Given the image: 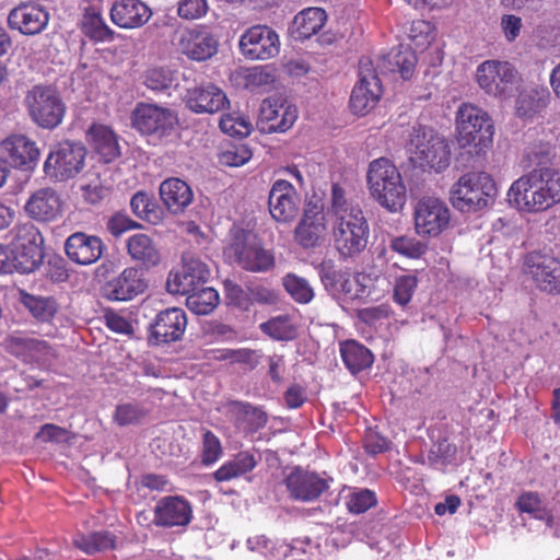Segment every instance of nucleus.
Listing matches in <instances>:
<instances>
[{
  "mask_svg": "<svg viewBox=\"0 0 560 560\" xmlns=\"http://www.w3.org/2000/svg\"><path fill=\"white\" fill-rule=\"evenodd\" d=\"M328 213L334 246L340 257L347 259L361 254L368 244L369 225L360 207L346 198L338 184L331 187Z\"/></svg>",
  "mask_w": 560,
  "mask_h": 560,
  "instance_id": "obj_1",
  "label": "nucleus"
},
{
  "mask_svg": "<svg viewBox=\"0 0 560 560\" xmlns=\"http://www.w3.org/2000/svg\"><path fill=\"white\" fill-rule=\"evenodd\" d=\"M508 197L521 211H545L560 203V171L551 167L535 168L512 184Z\"/></svg>",
  "mask_w": 560,
  "mask_h": 560,
  "instance_id": "obj_2",
  "label": "nucleus"
},
{
  "mask_svg": "<svg viewBox=\"0 0 560 560\" xmlns=\"http://www.w3.org/2000/svg\"><path fill=\"white\" fill-rule=\"evenodd\" d=\"M408 137L406 148L413 165L435 172H441L450 165V145L433 128L415 126Z\"/></svg>",
  "mask_w": 560,
  "mask_h": 560,
  "instance_id": "obj_3",
  "label": "nucleus"
},
{
  "mask_svg": "<svg viewBox=\"0 0 560 560\" xmlns=\"http://www.w3.org/2000/svg\"><path fill=\"white\" fill-rule=\"evenodd\" d=\"M223 254L230 264L250 272H266L275 266L272 253L254 233L241 229L231 230Z\"/></svg>",
  "mask_w": 560,
  "mask_h": 560,
  "instance_id": "obj_4",
  "label": "nucleus"
},
{
  "mask_svg": "<svg viewBox=\"0 0 560 560\" xmlns=\"http://www.w3.org/2000/svg\"><path fill=\"white\" fill-rule=\"evenodd\" d=\"M24 106L32 121L44 129H55L63 120L66 104L51 84H36L24 96Z\"/></svg>",
  "mask_w": 560,
  "mask_h": 560,
  "instance_id": "obj_5",
  "label": "nucleus"
},
{
  "mask_svg": "<svg viewBox=\"0 0 560 560\" xmlns=\"http://www.w3.org/2000/svg\"><path fill=\"white\" fill-rule=\"evenodd\" d=\"M495 184L487 173L463 175L451 190L453 206L458 210L477 211L489 205L495 195Z\"/></svg>",
  "mask_w": 560,
  "mask_h": 560,
  "instance_id": "obj_6",
  "label": "nucleus"
},
{
  "mask_svg": "<svg viewBox=\"0 0 560 560\" xmlns=\"http://www.w3.org/2000/svg\"><path fill=\"white\" fill-rule=\"evenodd\" d=\"M12 232L11 254L16 272H33L39 267L44 258L42 234L31 223L18 225Z\"/></svg>",
  "mask_w": 560,
  "mask_h": 560,
  "instance_id": "obj_7",
  "label": "nucleus"
},
{
  "mask_svg": "<svg viewBox=\"0 0 560 560\" xmlns=\"http://www.w3.org/2000/svg\"><path fill=\"white\" fill-rule=\"evenodd\" d=\"M456 124L463 145L488 147L492 143L493 124L489 115L478 106L463 104L457 110Z\"/></svg>",
  "mask_w": 560,
  "mask_h": 560,
  "instance_id": "obj_8",
  "label": "nucleus"
},
{
  "mask_svg": "<svg viewBox=\"0 0 560 560\" xmlns=\"http://www.w3.org/2000/svg\"><path fill=\"white\" fill-rule=\"evenodd\" d=\"M328 210L320 199H311L294 229V241L304 249L322 245L328 235Z\"/></svg>",
  "mask_w": 560,
  "mask_h": 560,
  "instance_id": "obj_9",
  "label": "nucleus"
},
{
  "mask_svg": "<svg viewBox=\"0 0 560 560\" xmlns=\"http://www.w3.org/2000/svg\"><path fill=\"white\" fill-rule=\"evenodd\" d=\"M383 94L380 72L369 57L359 61V82L354 85L350 108L355 115H365L375 107Z\"/></svg>",
  "mask_w": 560,
  "mask_h": 560,
  "instance_id": "obj_10",
  "label": "nucleus"
},
{
  "mask_svg": "<svg viewBox=\"0 0 560 560\" xmlns=\"http://www.w3.org/2000/svg\"><path fill=\"white\" fill-rule=\"evenodd\" d=\"M479 86L489 95L509 97L516 89L520 77L517 70L508 61L486 60L477 68Z\"/></svg>",
  "mask_w": 560,
  "mask_h": 560,
  "instance_id": "obj_11",
  "label": "nucleus"
},
{
  "mask_svg": "<svg viewBox=\"0 0 560 560\" xmlns=\"http://www.w3.org/2000/svg\"><path fill=\"white\" fill-rule=\"evenodd\" d=\"M86 150L79 142L65 141L50 151L44 172L51 179L63 182L73 178L84 166Z\"/></svg>",
  "mask_w": 560,
  "mask_h": 560,
  "instance_id": "obj_12",
  "label": "nucleus"
},
{
  "mask_svg": "<svg viewBox=\"0 0 560 560\" xmlns=\"http://www.w3.org/2000/svg\"><path fill=\"white\" fill-rule=\"evenodd\" d=\"M177 122L172 109L152 103H138L131 113V125L142 135L166 137Z\"/></svg>",
  "mask_w": 560,
  "mask_h": 560,
  "instance_id": "obj_13",
  "label": "nucleus"
},
{
  "mask_svg": "<svg viewBox=\"0 0 560 560\" xmlns=\"http://www.w3.org/2000/svg\"><path fill=\"white\" fill-rule=\"evenodd\" d=\"M320 277L326 289L332 293L343 294L349 300L377 301L381 298V293L375 289V281L370 275L358 273L350 277L327 268L322 271Z\"/></svg>",
  "mask_w": 560,
  "mask_h": 560,
  "instance_id": "obj_14",
  "label": "nucleus"
},
{
  "mask_svg": "<svg viewBox=\"0 0 560 560\" xmlns=\"http://www.w3.org/2000/svg\"><path fill=\"white\" fill-rule=\"evenodd\" d=\"M209 278L208 266L199 258L185 254L182 265L170 271L166 290L171 294L185 295L203 285Z\"/></svg>",
  "mask_w": 560,
  "mask_h": 560,
  "instance_id": "obj_15",
  "label": "nucleus"
},
{
  "mask_svg": "<svg viewBox=\"0 0 560 560\" xmlns=\"http://www.w3.org/2000/svg\"><path fill=\"white\" fill-rule=\"evenodd\" d=\"M241 54L250 60H267L276 57L280 50L278 34L267 25H254L240 37Z\"/></svg>",
  "mask_w": 560,
  "mask_h": 560,
  "instance_id": "obj_16",
  "label": "nucleus"
},
{
  "mask_svg": "<svg viewBox=\"0 0 560 560\" xmlns=\"http://www.w3.org/2000/svg\"><path fill=\"white\" fill-rule=\"evenodd\" d=\"M451 213L446 203L435 197H423L415 207V226L421 236H438L450 224Z\"/></svg>",
  "mask_w": 560,
  "mask_h": 560,
  "instance_id": "obj_17",
  "label": "nucleus"
},
{
  "mask_svg": "<svg viewBox=\"0 0 560 560\" xmlns=\"http://www.w3.org/2000/svg\"><path fill=\"white\" fill-rule=\"evenodd\" d=\"M331 479L322 477L316 471L294 467L283 479L291 499L313 502L329 489Z\"/></svg>",
  "mask_w": 560,
  "mask_h": 560,
  "instance_id": "obj_18",
  "label": "nucleus"
},
{
  "mask_svg": "<svg viewBox=\"0 0 560 560\" xmlns=\"http://www.w3.org/2000/svg\"><path fill=\"white\" fill-rule=\"evenodd\" d=\"M219 48V39L206 25L183 31L177 42L178 51L189 60L202 62L212 58Z\"/></svg>",
  "mask_w": 560,
  "mask_h": 560,
  "instance_id": "obj_19",
  "label": "nucleus"
},
{
  "mask_svg": "<svg viewBox=\"0 0 560 560\" xmlns=\"http://www.w3.org/2000/svg\"><path fill=\"white\" fill-rule=\"evenodd\" d=\"M4 349L25 363L50 364L55 349L45 340L26 335H10L3 341Z\"/></svg>",
  "mask_w": 560,
  "mask_h": 560,
  "instance_id": "obj_20",
  "label": "nucleus"
},
{
  "mask_svg": "<svg viewBox=\"0 0 560 560\" xmlns=\"http://www.w3.org/2000/svg\"><path fill=\"white\" fill-rule=\"evenodd\" d=\"M526 273L537 289L549 294H560V259L540 253H532L526 258Z\"/></svg>",
  "mask_w": 560,
  "mask_h": 560,
  "instance_id": "obj_21",
  "label": "nucleus"
},
{
  "mask_svg": "<svg viewBox=\"0 0 560 560\" xmlns=\"http://www.w3.org/2000/svg\"><path fill=\"white\" fill-rule=\"evenodd\" d=\"M148 288L144 272L137 267H127L103 287V294L109 301L127 302L143 294Z\"/></svg>",
  "mask_w": 560,
  "mask_h": 560,
  "instance_id": "obj_22",
  "label": "nucleus"
},
{
  "mask_svg": "<svg viewBox=\"0 0 560 560\" xmlns=\"http://www.w3.org/2000/svg\"><path fill=\"white\" fill-rule=\"evenodd\" d=\"M187 326L184 310L171 307L161 311L150 324L149 340L153 345H164L179 340Z\"/></svg>",
  "mask_w": 560,
  "mask_h": 560,
  "instance_id": "obj_23",
  "label": "nucleus"
},
{
  "mask_svg": "<svg viewBox=\"0 0 560 560\" xmlns=\"http://www.w3.org/2000/svg\"><path fill=\"white\" fill-rule=\"evenodd\" d=\"M153 513L155 526L186 527L192 520V505L182 495H166L156 502Z\"/></svg>",
  "mask_w": 560,
  "mask_h": 560,
  "instance_id": "obj_24",
  "label": "nucleus"
},
{
  "mask_svg": "<svg viewBox=\"0 0 560 560\" xmlns=\"http://www.w3.org/2000/svg\"><path fill=\"white\" fill-rule=\"evenodd\" d=\"M65 250L71 261L88 266L96 262L102 257L104 243L95 235L75 232L66 240Z\"/></svg>",
  "mask_w": 560,
  "mask_h": 560,
  "instance_id": "obj_25",
  "label": "nucleus"
},
{
  "mask_svg": "<svg viewBox=\"0 0 560 560\" xmlns=\"http://www.w3.org/2000/svg\"><path fill=\"white\" fill-rule=\"evenodd\" d=\"M269 211L278 222H290L298 213L296 191L285 179H278L269 192Z\"/></svg>",
  "mask_w": 560,
  "mask_h": 560,
  "instance_id": "obj_26",
  "label": "nucleus"
},
{
  "mask_svg": "<svg viewBox=\"0 0 560 560\" xmlns=\"http://www.w3.org/2000/svg\"><path fill=\"white\" fill-rule=\"evenodd\" d=\"M62 209V201L58 192L50 187L39 188L27 199L24 210L28 217L36 221L49 222L56 220Z\"/></svg>",
  "mask_w": 560,
  "mask_h": 560,
  "instance_id": "obj_27",
  "label": "nucleus"
},
{
  "mask_svg": "<svg viewBox=\"0 0 560 560\" xmlns=\"http://www.w3.org/2000/svg\"><path fill=\"white\" fill-rule=\"evenodd\" d=\"M298 118L294 105L281 100H265L260 106L259 119L267 124V129L284 132L290 129Z\"/></svg>",
  "mask_w": 560,
  "mask_h": 560,
  "instance_id": "obj_28",
  "label": "nucleus"
},
{
  "mask_svg": "<svg viewBox=\"0 0 560 560\" xmlns=\"http://www.w3.org/2000/svg\"><path fill=\"white\" fill-rule=\"evenodd\" d=\"M49 20L48 13L35 4H20L12 9L8 15V24L24 35L40 33Z\"/></svg>",
  "mask_w": 560,
  "mask_h": 560,
  "instance_id": "obj_29",
  "label": "nucleus"
},
{
  "mask_svg": "<svg viewBox=\"0 0 560 560\" xmlns=\"http://www.w3.org/2000/svg\"><path fill=\"white\" fill-rule=\"evenodd\" d=\"M186 104L197 114H213L229 104L225 93L213 84L200 85L187 91Z\"/></svg>",
  "mask_w": 560,
  "mask_h": 560,
  "instance_id": "obj_30",
  "label": "nucleus"
},
{
  "mask_svg": "<svg viewBox=\"0 0 560 560\" xmlns=\"http://www.w3.org/2000/svg\"><path fill=\"white\" fill-rule=\"evenodd\" d=\"M152 16L151 9L141 0H117L110 9L113 23L121 28H137Z\"/></svg>",
  "mask_w": 560,
  "mask_h": 560,
  "instance_id": "obj_31",
  "label": "nucleus"
},
{
  "mask_svg": "<svg viewBox=\"0 0 560 560\" xmlns=\"http://www.w3.org/2000/svg\"><path fill=\"white\" fill-rule=\"evenodd\" d=\"M1 148L15 167H31L39 158L36 143L24 135L8 137Z\"/></svg>",
  "mask_w": 560,
  "mask_h": 560,
  "instance_id": "obj_32",
  "label": "nucleus"
},
{
  "mask_svg": "<svg viewBox=\"0 0 560 560\" xmlns=\"http://www.w3.org/2000/svg\"><path fill=\"white\" fill-rule=\"evenodd\" d=\"M127 253L145 269L153 268L161 261L160 250L153 240L143 233L133 234L127 240Z\"/></svg>",
  "mask_w": 560,
  "mask_h": 560,
  "instance_id": "obj_33",
  "label": "nucleus"
},
{
  "mask_svg": "<svg viewBox=\"0 0 560 560\" xmlns=\"http://www.w3.org/2000/svg\"><path fill=\"white\" fill-rule=\"evenodd\" d=\"M160 196L173 213L182 212L192 201L190 187L179 178L165 179L160 186Z\"/></svg>",
  "mask_w": 560,
  "mask_h": 560,
  "instance_id": "obj_34",
  "label": "nucleus"
},
{
  "mask_svg": "<svg viewBox=\"0 0 560 560\" xmlns=\"http://www.w3.org/2000/svg\"><path fill=\"white\" fill-rule=\"evenodd\" d=\"M327 21L326 11L322 8H306L299 12L292 22V33L299 39H307L318 33Z\"/></svg>",
  "mask_w": 560,
  "mask_h": 560,
  "instance_id": "obj_35",
  "label": "nucleus"
},
{
  "mask_svg": "<svg viewBox=\"0 0 560 560\" xmlns=\"http://www.w3.org/2000/svg\"><path fill=\"white\" fill-rule=\"evenodd\" d=\"M88 138L104 162H112L120 155L117 137L109 127L94 124L88 131Z\"/></svg>",
  "mask_w": 560,
  "mask_h": 560,
  "instance_id": "obj_36",
  "label": "nucleus"
},
{
  "mask_svg": "<svg viewBox=\"0 0 560 560\" xmlns=\"http://www.w3.org/2000/svg\"><path fill=\"white\" fill-rule=\"evenodd\" d=\"M549 92L542 88H527L520 92L515 110L518 117L532 118L548 104Z\"/></svg>",
  "mask_w": 560,
  "mask_h": 560,
  "instance_id": "obj_37",
  "label": "nucleus"
},
{
  "mask_svg": "<svg viewBox=\"0 0 560 560\" xmlns=\"http://www.w3.org/2000/svg\"><path fill=\"white\" fill-rule=\"evenodd\" d=\"M257 465V459L249 452H240L233 458L225 462L213 472V478L219 482L230 481L250 472Z\"/></svg>",
  "mask_w": 560,
  "mask_h": 560,
  "instance_id": "obj_38",
  "label": "nucleus"
},
{
  "mask_svg": "<svg viewBox=\"0 0 560 560\" xmlns=\"http://www.w3.org/2000/svg\"><path fill=\"white\" fill-rule=\"evenodd\" d=\"M340 354L347 369L355 374L373 362L371 351L354 340H347L340 343Z\"/></svg>",
  "mask_w": 560,
  "mask_h": 560,
  "instance_id": "obj_39",
  "label": "nucleus"
},
{
  "mask_svg": "<svg viewBox=\"0 0 560 560\" xmlns=\"http://www.w3.org/2000/svg\"><path fill=\"white\" fill-rule=\"evenodd\" d=\"M82 198L86 203L96 205L105 199L109 191V185L96 168L89 171L82 178L80 186Z\"/></svg>",
  "mask_w": 560,
  "mask_h": 560,
  "instance_id": "obj_40",
  "label": "nucleus"
},
{
  "mask_svg": "<svg viewBox=\"0 0 560 560\" xmlns=\"http://www.w3.org/2000/svg\"><path fill=\"white\" fill-rule=\"evenodd\" d=\"M21 301L30 313L39 322H50L59 310V304L52 296L22 293Z\"/></svg>",
  "mask_w": 560,
  "mask_h": 560,
  "instance_id": "obj_41",
  "label": "nucleus"
},
{
  "mask_svg": "<svg viewBox=\"0 0 560 560\" xmlns=\"http://www.w3.org/2000/svg\"><path fill=\"white\" fill-rule=\"evenodd\" d=\"M261 332L278 341H289L296 336V326L290 315H277L259 325Z\"/></svg>",
  "mask_w": 560,
  "mask_h": 560,
  "instance_id": "obj_42",
  "label": "nucleus"
},
{
  "mask_svg": "<svg viewBox=\"0 0 560 560\" xmlns=\"http://www.w3.org/2000/svg\"><path fill=\"white\" fill-rule=\"evenodd\" d=\"M185 295L186 306L197 315H208L219 304V293L210 287L201 285Z\"/></svg>",
  "mask_w": 560,
  "mask_h": 560,
  "instance_id": "obj_43",
  "label": "nucleus"
},
{
  "mask_svg": "<svg viewBox=\"0 0 560 560\" xmlns=\"http://www.w3.org/2000/svg\"><path fill=\"white\" fill-rule=\"evenodd\" d=\"M407 201V189L395 166L387 164V211L399 212Z\"/></svg>",
  "mask_w": 560,
  "mask_h": 560,
  "instance_id": "obj_44",
  "label": "nucleus"
},
{
  "mask_svg": "<svg viewBox=\"0 0 560 560\" xmlns=\"http://www.w3.org/2000/svg\"><path fill=\"white\" fill-rule=\"evenodd\" d=\"M73 544L85 553L92 555L114 549L116 547V536L109 532H95L90 535L77 536Z\"/></svg>",
  "mask_w": 560,
  "mask_h": 560,
  "instance_id": "obj_45",
  "label": "nucleus"
},
{
  "mask_svg": "<svg viewBox=\"0 0 560 560\" xmlns=\"http://www.w3.org/2000/svg\"><path fill=\"white\" fill-rule=\"evenodd\" d=\"M368 189L372 198L385 206V158L373 160L366 173Z\"/></svg>",
  "mask_w": 560,
  "mask_h": 560,
  "instance_id": "obj_46",
  "label": "nucleus"
},
{
  "mask_svg": "<svg viewBox=\"0 0 560 560\" xmlns=\"http://www.w3.org/2000/svg\"><path fill=\"white\" fill-rule=\"evenodd\" d=\"M246 545L250 551L258 552L265 557H270L277 560L282 557L287 558L288 552L294 549L285 544H277L265 535H255L249 537Z\"/></svg>",
  "mask_w": 560,
  "mask_h": 560,
  "instance_id": "obj_47",
  "label": "nucleus"
},
{
  "mask_svg": "<svg viewBox=\"0 0 560 560\" xmlns=\"http://www.w3.org/2000/svg\"><path fill=\"white\" fill-rule=\"evenodd\" d=\"M82 28L86 36L94 40L105 42L113 38L114 32L104 22L100 12L88 10L82 20Z\"/></svg>",
  "mask_w": 560,
  "mask_h": 560,
  "instance_id": "obj_48",
  "label": "nucleus"
},
{
  "mask_svg": "<svg viewBox=\"0 0 560 560\" xmlns=\"http://www.w3.org/2000/svg\"><path fill=\"white\" fill-rule=\"evenodd\" d=\"M130 207L135 215L139 219L156 224L160 221V211L153 198L144 191L136 192Z\"/></svg>",
  "mask_w": 560,
  "mask_h": 560,
  "instance_id": "obj_49",
  "label": "nucleus"
},
{
  "mask_svg": "<svg viewBox=\"0 0 560 560\" xmlns=\"http://www.w3.org/2000/svg\"><path fill=\"white\" fill-rule=\"evenodd\" d=\"M283 287L288 294L300 304H307L314 298V290L310 282L294 273H288L282 279Z\"/></svg>",
  "mask_w": 560,
  "mask_h": 560,
  "instance_id": "obj_50",
  "label": "nucleus"
},
{
  "mask_svg": "<svg viewBox=\"0 0 560 560\" xmlns=\"http://www.w3.org/2000/svg\"><path fill=\"white\" fill-rule=\"evenodd\" d=\"M433 25L424 20H416L408 24L406 34L416 48H425L433 39Z\"/></svg>",
  "mask_w": 560,
  "mask_h": 560,
  "instance_id": "obj_51",
  "label": "nucleus"
},
{
  "mask_svg": "<svg viewBox=\"0 0 560 560\" xmlns=\"http://www.w3.org/2000/svg\"><path fill=\"white\" fill-rule=\"evenodd\" d=\"M223 454L220 439L210 430L202 433L201 463L206 466L217 463Z\"/></svg>",
  "mask_w": 560,
  "mask_h": 560,
  "instance_id": "obj_52",
  "label": "nucleus"
},
{
  "mask_svg": "<svg viewBox=\"0 0 560 560\" xmlns=\"http://www.w3.org/2000/svg\"><path fill=\"white\" fill-rule=\"evenodd\" d=\"M145 413L137 402L120 404L116 407L114 421L120 427L136 424L145 417Z\"/></svg>",
  "mask_w": 560,
  "mask_h": 560,
  "instance_id": "obj_53",
  "label": "nucleus"
},
{
  "mask_svg": "<svg viewBox=\"0 0 560 560\" xmlns=\"http://www.w3.org/2000/svg\"><path fill=\"white\" fill-rule=\"evenodd\" d=\"M516 504L522 512L533 514L534 517L538 520H546L547 524L551 526L552 517L545 511L542 502L537 493H523L518 498Z\"/></svg>",
  "mask_w": 560,
  "mask_h": 560,
  "instance_id": "obj_54",
  "label": "nucleus"
},
{
  "mask_svg": "<svg viewBox=\"0 0 560 560\" xmlns=\"http://www.w3.org/2000/svg\"><path fill=\"white\" fill-rule=\"evenodd\" d=\"M417 65V56L409 45H400L394 56L393 66L397 68L404 80H409Z\"/></svg>",
  "mask_w": 560,
  "mask_h": 560,
  "instance_id": "obj_55",
  "label": "nucleus"
},
{
  "mask_svg": "<svg viewBox=\"0 0 560 560\" xmlns=\"http://www.w3.org/2000/svg\"><path fill=\"white\" fill-rule=\"evenodd\" d=\"M221 130L229 136L246 137L250 133V121L241 115L226 114L220 119Z\"/></svg>",
  "mask_w": 560,
  "mask_h": 560,
  "instance_id": "obj_56",
  "label": "nucleus"
},
{
  "mask_svg": "<svg viewBox=\"0 0 560 560\" xmlns=\"http://www.w3.org/2000/svg\"><path fill=\"white\" fill-rule=\"evenodd\" d=\"M172 83L173 72L167 68H151L144 74L145 86L155 92L166 91L172 86Z\"/></svg>",
  "mask_w": 560,
  "mask_h": 560,
  "instance_id": "obj_57",
  "label": "nucleus"
},
{
  "mask_svg": "<svg viewBox=\"0 0 560 560\" xmlns=\"http://www.w3.org/2000/svg\"><path fill=\"white\" fill-rule=\"evenodd\" d=\"M243 79L245 88L255 91L271 84L273 75L264 67L255 66L244 71Z\"/></svg>",
  "mask_w": 560,
  "mask_h": 560,
  "instance_id": "obj_58",
  "label": "nucleus"
},
{
  "mask_svg": "<svg viewBox=\"0 0 560 560\" xmlns=\"http://www.w3.org/2000/svg\"><path fill=\"white\" fill-rule=\"evenodd\" d=\"M390 247L393 250L409 258H419L427 249V246L421 242L406 236L393 240Z\"/></svg>",
  "mask_w": 560,
  "mask_h": 560,
  "instance_id": "obj_59",
  "label": "nucleus"
},
{
  "mask_svg": "<svg viewBox=\"0 0 560 560\" xmlns=\"http://www.w3.org/2000/svg\"><path fill=\"white\" fill-rule=\"evenodd\" d=\"M252 158V151L245 144L232 145L220 155V162L228 166H242Z\"/></svg>",
  "mask_w": 560,
  "mask_h": 560,
  "instance_id": "obj_60",
  "label": "nucleus"
},
{
  "mask_svg": "<svg viewBox=\"0 0 560 560\" xmlns=\"http://www.w3.org/2000/svg\"><path fill=\"white\" fill-rule=\"evenodd\" d=\"M376 503L374 492L361 490L351 493L347 499V508L351 513L360 514L369 510Z\"/></svg>",
  "mask_w": 560,
  "mask_h": 560,
  "instance_id": "obj_61",
  "label": "nucleus"
},
{
  "mask_svg": "<svg viewBox=\"0 0 560 560\" xmlns=\"http://www.w3.org/2000/svg\"><path fill=\"white\" fill-rule=\"evenodd\" d=\"M208 9L207 0H180L177 14L184 20H197L202 18Z\"/></svg>",
  "mask_w": 560,
  "mask_h": 560,
  "instance_id": "obj_62",
  "label": "nucleus"
},
{
  "mask_svg": "<svg viewBox=\"0 0 560 560\" xmlns=\"http://www.w3.org/2000/svg\"><path fill=\"white\" fill-rule=\"evenodd\" d=\"M224 292L229 302L242 310H248L250 306L249 290H244L237 283L226 280L224 282Z\"/></svg>",
  "mask_w": 560,
  "mask_h": 560,
  "instance_id": "obj_63",
  "label": "nucleus"
},
{
  "mask_svg": "<svg viewBox=\"0 0 560 560\" xmlns=\"http://www.w3.org/2000/svg\"><path fill=\"white\" fill-rule=\"evenodd\" d=\"M417 287V278L415 276L400 277L395 284L394 300L400 305H406Z\"/></svg>",
  "mask_w": 560,
  "mask_h": 560,
  "instance_id": "obj_64",
  "label": "nucleus"
}]
</instances>
